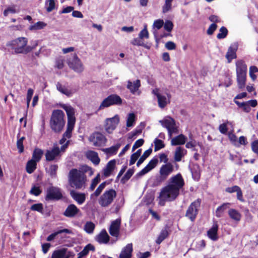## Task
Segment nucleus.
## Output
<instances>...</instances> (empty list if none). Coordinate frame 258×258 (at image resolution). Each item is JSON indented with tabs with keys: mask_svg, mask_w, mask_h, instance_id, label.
<instances>
[{
	"mask_svg": "<svg viewBox=\"0 0 258 258\" xmlns=\"http://www.w3.org/2000/svg\"><path fill=\"white\" fill-rule=\"evenodd\" d=\"M94 246L92 245L91 244H88L84 248V249L81 252H80L78 254L77 258H82L83 257L87 255L88 254L89 251H94Z\"/></svg>",
	"mask_w": 258,
	"mask_h": 258,
	"instance_id": "473e14b6",
	"label": "nucleus"
},
{
	"mask_svg": "<svg viewBox=\"0 0 258 258\" xmlns=\"http://www.w3.org/2000/svg\"><path fill=\"white\" fill-rule=\"evenodd\" d=\"M30 209L33 211H37L40 213H42L43 210V205L41 203L34 204L32 205Z\"/></svg>",
	"mask_w": 258,
	"mask_h": 258,
	"instance_id": "5fc2aeb1",
	"label": "nucleus"
},
{
	"mask_svg": "<svg viewBox=\"0 0 258 258\" xmlns=\"http://www.w3.org/2000/svg\"><path fill=\"white\" fill-rule=\"evenodd\" d=\"M218 225L217 223H214L212 228H210L207 232L208 237L213 240H216L218 239Z\"/></svg>",
	"mask_w": 258,
	"mask_h": 258,
	"instance_id": "c85d7f7f",
	"label": "nucleus"
},
{
	"mask_svg": "<svg viewBox=\"0 0 258 258\" xmlns=\"http://www.w3.org/2000/svg\"><path fill=\"white\" fill-rule=\"evenodd\" d=\"M237 48L238 45L237 43L233 44L229 48L226 54V57L227 59L228 62H230L233 59L236 57V52Z\"/></svg>",
	"mask_w": 258,
	"mask_h": 258,
	"instance_id": "5701e85b",
	"label": "nucleus"
},
{
	"mask_svg": "<svg viewBox=\"0 0 258 258\" xmlns=\"http://www.w3.org/2000/svg\"><path fill=\"white\" fill-rule=\"evenodd\" d=\"M80 211V210L74 204L68 206L63 215L67 217H73Z\"/></svg>",
	"mask_w": 258,
	"mask_h": 258,
	"instance_id": "b1692460",
	"label": "nucleus"
},
{
	"mask_svg": "<svg viewBox=\"0 0 258 258\" xmlns=\"http://www.w3.org/2000/svg\"><path fill=\"white\" fill-rule=\"evenodd\" d=\"M236 81L238 87L240 89L244 88L246 84V75H236Z\"/></svg>",
	"mask_w": 258,
	"mask_h": 258,
	"instance_id": "2f4dec72",
	"label": "nucleus"
},
{
	"mask_svg": "<svg viewBox=\"0 0 258 258\" xmlns=\"http://www.w3.org/2000/svg\"><path fill=\"white\" fill-rule=\"evenodd\" d=\"M236 75L247 74V66L242 60H238L236 62Z\"/></svg>",
	"mask_w": 258,
	"mask_h": 258,
	"instance_id": "393cba45",
	"label": "nucleus"
},
{
	"mask_svg": "<svg viewBox=\"0 0 258 258\" xmlns=\"http://www.w3.org/2000/svg\"><path fill=\"white\" fill-rule=\"evenodd\" d=\"M186 138L182 134H180L172 139L171 144L172 146L183 145L186 141Z\"/></svg>",
	"mask_w": 258,
	"mask_h": 258,
	"instance_id": "7c9ffc66",
	"label": "nucleus"
},
{
	"mask_svg": "<svg viewBox=\"0 0 258 258\" xmlns=\"http://www.w3.org/2000/svg\"><path fill=\"white\" fill-rule=\"evenodd\" d=\"M24 139V137H22L19 139L17 142V146L20 153H22L24 151V147L23 144Z\"/></svg>",
	"mask_w": 258,
	"mask_h": 258,
	"instance_id": "bf43d9fd",
	"label": "nucleus"
},
{
	"mask_svg": "<svg viewBox=\"0 0 258 258\" xmlns=\"http://www.w3.org/2000/svg\"><path fill=\"white\" fill-rule=\"evenodd\" d=\"M139 37L142 39L149 38V34L147 29V26H145L144 28L139 33Z\"/></svg>",
	"mask_w": 258,
	"mask_h": 258,
	"instance_id": "13d9d810",
	"label": "nucleus"
},
{
	"mask_svg": "<svg viewBox=\"0 0 258 258\" xmlns=\"http://www.w3.org/2000/svg\"><path fill=\"white\" fill-rule=\"evenodd\" d=\"M43 151L40 149H35L33 151L32 155V159L36 162H39L43 155Z\"/></svg>",
	"mask_w": 258,
	"mask_h": 258,
	"instance_id": "c03bdc74",
	"label": "nucleus"
},
{
	"mask_svg": "<svg viewBox=\"0 0 258 258\" xmlns=\"http://www.w3.org/2000/svg\"><path fill=\"white\" fill-rule=\"evenodd\" d=\"M66 249L62 248L54 251L51 255V258H65L66 257Z\"/></svg>",
	"mask_w": 258,
	"mask_h": 258,
	"instance_id": "79ce46f5",
	"label": "nucleus"
},
{
	"mask_svg": "<svg viewBox=\"0 0 258 258\" xmlns=\"http://www.w3.org/2000/svg\"><path fill=\"white\" fill-rule=\"evenodd\" d=\"M100 181V175L98 174L92 180V183L89 187L90 190L92 191L94 189L96 186Z\"/></svg>",
	"mask_w": 258,
	"mask_h": 258,
	"instance_id": "864d4df0",
	"label": "nucleus"
},
{
	"mask_svg": "<svg viewBox=\"0 0 258 258\" xmlns=\"http://www.w3.org/2000/svg\"><path fill=\"white\" fill-rule=\"evenodd\" d=\"M227 124H231V122L227 121L226 122L221 124L219 125V130L221 134H226L227 133L228 131L227 127Z\"/></svg>",
	"mask_w": 258,
	"mask_h": 258,
	"instance_id": "6e6d98bb",
	"label": "nucleus"
},
{
	"mask_svg": "<svg viewBox=\"0 0 258 258\" xmlns=\"http://www.w3.org/2000/svg\"><path fill=\"white\" fill-rule=\"evenodd\" d=\"M86 157L91 161L94 164L97 165L100 163V160L97 153L93 151H88L86 153Z\"/></svg>",
	"mask_w": 258,
	"mask_h": 258,
	"instance_id": "cd10ccee",
	"label": "nucleus"
},
{
	"mask_svg": "<svg viewBox=\"0 0 258 258\" xmlns=\"http://www.w3.org/2000/svg\"><path fill=\"white\" fill-rule=\"evenodd\" d=\"M152 94L155 95L158 99V103L159 107L164 108L170 102V95L167 94V96L162 95L160 89L155 88L152 90Z\"/></svg>",
	"mask_w": 258,
	"mask_h": 258,
	"instance_id": "9b49d317",
	"label": "nucleus"
},
{
	"mask_svg": "<svg viewBox=\"0 0 258 258\" xmlns=\"http://www.w3.org/2000/svg\"><path fill=\"white\" fill-rule=\"evenodd\" d=\"M155 148L154 151H157L162 148H163L165 146L163 142L158 139H155L154 140Z\"/></svg>",
	"mask_w": 258,
	"mask_h": 258,
	"instance_id": "3c124183",
	"label": "nucleus"
},
{
	"mask_svg": "<svg viewBox=\"0 0 258 258\" xmlns=\"http://www.w3.org/2000/svg\"><path fill=\"white\" fill-rule=\"evenodd\" d=\"M70 195L79 205L83 204L86 200V195L84 193L78 192L74 190H71Z\"/></svg>",
	"mask_w": 258,
	"mask_h": 258,
	"instance_id": "6ab92c4d",
	"label": "nucleus"
},
{
	"mask_svg": "<svg viewBox=\"0 0 258 258\" xmlns=\"http://www.w3.org/2000/svg\"><path fill=\"white\" fill-rule=\"evenodd\" d=\"M159 122L163 127L167 130L169 138L172 137L173 134L177 133V126L175 120L172 117L169 116H166L162 120H159Z\"/></svg>",
	"mask_w": 258,
	"mask_h": 258,
	"instance_id": "0eeeda50",
	"label": "nucleus"
},
{
	"mask_svg": "<svg viewBox=\"0 0 258 258\" xmlns=\"http://www.w3.org/2000/svg\"><path fill=\"white\" fill-rule=\"evenodd\" d=\"M116 195L115 190L113 189L106 190L100 196L98 203L101 207H108L112 204Z\"/></svg>",
	"mask_w": 258,
	"mask_h": 258,
	"instance_id": "423d86ee",
	"label": "nucleus"
},
{
	"mask_svg": "<svg viewBox=\"0 0 258 258\" xmlns=\"http://www.w3.org/2000/svg\"><path fill=\"white\" fill-rule=\"evenodd\" d=\"M47 26L46 23L39 21L37 22L36 23H34V24L30 26L29 27V30L31 31H36L38 30H41L43 29L44 27H45Z\"/></svg>",
	"mask_w": 258,
	"mask_h": 258,
	"instance_id": "ea45409f",
	"label": "nucleus"
},
{
	"mask_svg": "<svg viewBox=\"0 0 258 258\" xmlns=\"http://www.w3.org/2000/svg\"><path fill=\"white\" fill-rule=\"evenodd\" d=\"M163 27L166 31L170 32L173 29V24L171 21L167 20L164 23Z\"/></svg>",
	"mask_w": 258,
	"mask_h": 258,
	"instance_id": "4d7b16f0",
	"label": "nucleus"
},
{
	"mask_svg": "<svg viewBox=\"0 0 258 258\" xmlns=\"http://www.w3.org/2000/svg\"><path fill=\"white\" fill-rule=\"evenodd\" d=\"M164 24V21L163 20L158 19L154 21L153 24V27L156 28L157 29H161Z\"/></svg>",
	"mask_w": 258,
	"mask_h": 258,
	"instance_id": "0e129e2a",
	"label": "nucleus"
},
{
	"mask_svg": "<svg viewBox=\"0 0 258 258\" xmlns=\"http://www.w3.org/2000/svg\"><path fill=\"white\" fill-rule=\"evenodd\" d=\"M251 149L252 151L258 155V140L251 143Z\"/></svg>",
	"mask_w": 258,
	"mask_h": 258,
	"instance_id": "774afa93",
	"label": "nucleus"
},
{
	"mask_svg": "<svg viewBox=\"0 0 258 258\" xmlns=\"http://www.w3.org/2000/svg\"><path fill=\"white\" fill-rule=\"evenodd\" d=\"M132 252L133 245L128 243L121 250L119 258H131Z\"/></svg>",
	"mask_w": 258,
	"mask_h": 258,
	"instance_id": "a878e982",
	"label": "nucleus"
},
{
	"mask_svg": "<svg viewBox=\"0 0 258 258\" xmlns=\"http://www.w3.org/2000/svg\"><path fill=\"white\" fill-rule=\"evenodd\" d=\"M122 100L119 96L116 94H111L105 98L99 106V109L109 107L112 105H120Z\"/></svg>",
	"mask_w": 258,
	"mask_h": 258,
	"instance_id": "6e6552de",
	"label": "nucleus"
},
{
	"mask_svg": "<svg viewBox=\"0 0 258 258\" xmlns=\"http://www.w3.org/2000/svg\"><path fill=\"white\" fill-rule=\"evenodd\" d=\"M116 161L112 160L109 161L106 167L103 169V175L105 177H109L112 173L115 168Z\"/></svg>",
	"mask_w": 258,
	"mask_h": 258,
	"instance_id": "412c9836",
	"label": "nucleus"
},
{
	"mask_svg": "<svg viewBox=\"0 0 258 258\" xmlns=\"http://www.w3.org/2000/svg\"><path fill=\"white\" fill-rule=\"evenodd\" d=\"M173 171L174 166L172 163H167L162 165L159 170V175L155 179L154 185L158 186L165 181Z\"/></svg>",
	"mask_w": 258,
	"mask_h": 258,
	"instance_id": "39448f33",
	"label": "nucleus"
},
{
	"mask_svg": "<svg viewBox=\"0 0 258 258\" xmlns=\"http://www.w3.org/2000/svg\"><path fill=\"white\" fill-rule=\"evenodd\" d=\"M30 192L32 195H33L35 196H38L41 194V190L39 187L34 186L32 187Z\"/></svg>",
	"mask_w": 258,
	"mask_h": 258,
	"instance_id": "680f3d73",
	"label": "nucleus"
},
{
	"mask_svg": "<svg viewBox=\"0 0 258 258\" xmlns=\"http://www.w3.org/2000/svg\"><path fill=\"white\" fill-rule=\"evenodd\" d=\"M106 184V182H103L101 183L98 186V187L97 188L95 191L90 195L91 199H95L97 197H98L105 188Z\"/></svg>",
	"mask_w": 258,
	"mask_h": 258,
	"instance_id": "e433bc0d",
	"label": "nucleus"
},
{
	"mask_svg": "<svg viewBox=\"0 0 258 258\" xmlns=\"http://www.w3.org/2000/svg\"><path fill=\"white\" fill-rule=\"evenodd\" d=\"M60 106L66 111L68 116L67 126H69V130L74 128L76 122L74 108L70 105L64 104H61Z\"/></svg>",
	"mask_w": 258,
	"mask_h": 258,
	"instance_id": "1a4fd4ad",
	"label": "nucleus"
},
{
	"mask_svg": "<svg viewBox=\"0 0 258 258\" xmlns=\"http://www.w3.org/2000/svg\"><path fill=\"white\" fill-rule=\"evenodd\" d=\"M173 0H165V4L162 7V12L166 13L171 9L172 3Z\"/></svg>",
	"mask_w": 258,
	"mask_h": 258,
	"instance_id": "8fccbe9b",
	"label": "nucleus"
},
{
	"mask_svg": "<svg viewBox=\"0 0 258 258\" xmlns=\"http://www.w3.org/2000/svg\"><path fill=\"white\" fill-rule=\"evenodd\" d=\"M158 162V160L157 158L152 159L151 160H150L147 166L141 171L140 173V174L144 175L149 172L156 166Z\"/></svg>",
	"mask_w": 258,
	"mask_h": 258,
	"instance_id": "bb28decb",
	"label": "nucleus"
},
{
	"mask_svg": "<svg viewBox=\"0 0 258 258\" xmlns=\"http://www.w3.org/2000/svg\"><path fill=\"white\" fill-rule=\"evenodd\" d=\"M89 141L96 147H101L105 145L106 142L105 137L99 132H95L91 134L89 138Z\"/></svg>",
	"mask_w": 258,
	"mask_h": 258,
	"instance_id": "f8f14e48",
	"label": "nucleus"
},
{
	"mask_svg": "<svg viewBox=\"0 0 258 258\" xmlns=\"http://www.w3.org/2000/svg\"><path fill=\"white\" fill-rule=\"evenodd\" d=\"M152 149L151 148L145 151L143 155L138 161L137 163V166L139 167L145 160V159L150 155V154L152 153Z\"/></svg>",
	"mask_w": 258,
	"mask_h": 258,
	"instance_id": "37998d69",
	"label": "nucleus"
},
{
	"mask_svg": "<svg viewBox=\"0 0 258 258\" xmlns=\"http://www.w3.org/2000/svg\"><path fill=\"white\" fill-rule=\"evenodd\" d=\"M56 88L58 91H59L62 94L67 95V96L70 97L73 94V92L72 91L66 88L58 82L56 84Z\"/></svg>",
	"mask_w": 258,
	"mask_h": 258,
	"instance_id": "c9c22d12",
	"label": "nucleus"
},
{
	"mask_svg": "<svg viewBox=\"0 0 258 258\" xmlns=\"http://www.w3.org/2000/svg\"><path fill=\"white\" fill-rule=\"evenodd\" d=\"M58 169V166L57 165H52L50 166L49 170L50 175L54 177L56 175V171Z\"/></svg>",
	"mask_w": 258,
	"mask_h": 258,
	"instance_id": "052dcab7",
	"label": "nucleus"
},
{
	"mask_svg": "<svg viewBox=\"0 0 258 258\" xmlns=\"http://www.w3.org/2000/svg\"><path fill=\"white\" fill-rule=\"evenodd\" d=\"M131 43L134 45L137 46H142L144 45V42L143 41V39L139 38H134L132 41Z\"/></svg>",
	"mask_w": 258,
	"mask_h": 258,
	"instance_id": "69168bd1",
	"label": "nucleus"
},
{
	"mask_svg": "<svg viewBox=\"0 0 258 258\" xmlns=\"http://www.w3.org/2000/svg\"><path fill=\"white\" fill-rule=\"evenodd\" d=\"M229 203H224L218 207L216 210V216L219 218L222 217L225 210L229 208Z\"/></svg>",
	"mask_w": 258,
	"mask_h": 258,
	"instance_id": "a19ab883",
	"label": "nucleus"
},
{
	"mask_svg": "<svg viewBox=\"0 0 258 258\" xmlns=\"http://www.w3.org/2000/svg\"><path fill=\"white\" fill-rule=\"evenodd\" d=\"M95 224L92 222H87L84 225L85 231L89 234L92 233L95 228Z\"/></svg>",
	"mask_w": 258,
	"mask_h": 258,
	"instance_id": "09e8293b",
	"label": "nucleus"
},
{
	"mask_svg": "<svg viewBox=\"0 0 258 258\" xmlns=\"http://www.w3.org/2000/svg\"><path fill=\"white\" fill-rule=\"evenodd\" d=\"M60 151L58 147H54L51 150H47L45 153L46 160L48 161L54 160L59 155Z\"/></svg>",
	"mask_w": 258,
	"mask_h": 258,
	"instance_id": "aec40b11",
	"label": "nucleus"
},
{
	"mask_svg": "<svg viewBox=\"0 0 258 258\" xmlns=\"http://www.w3.org/2000/svg\"><path fill=\"white\" fill-rule=\"evenodd\" d=\"M28 39L26 37H21L10 41L7 42L6 45L13 50L16 53L27 54L37 45V42H35L33 46L27 45Z\"/></svg>",
	"mask_w": 258,
	"mask_h": 258,
	"instance_id": "f03ea898",
	"label": "nucleus"
},
{
	"mask_svg": "<svg viewBox=\"0 0 258 258\" xmlns=\"http://www.w3.org/2000/svg\"><path fill=\"white\" fill-rule=\"evenodd\" d=\"M69 182L72 187L81 189L85 186L86 177L85 173L77 169H73L68 175Z\"/></svg>",
	"mask_w": 258,
	"mask_h": 258,
	"instance_id": "7ed1b4c3",
	"label": "nucleus"
},
{
	"mask_svg": "<svg viewBox=\"0 0 258 258\" xmlns=\"http://www.w3.org/2000/svg\"><path fill=\"white\" fill-rule=\"evenodd\" d=\"M136 120V116L134 113H130L127 114L126 126L127 127H133Z\"/></svg>",
	"mask_w": 258,
	"mask_h": 258,
	"instance_id": "4c0bfd02",
	"label": "nucleus"
},
{
	"mask_svg": "<svg viewBox=\"0 0 258 258\" xmlns=\"http://www.w3.org/2000/svg\"><path fill=\"white\" fill-rule=\"evenodd\" d=\"M120 147V144H117L115 146H111L110 148H106L103 149L104 152H105L106 153L109 154V155H112L115 154L117 152V150Z\"/></svg>",
	"mask_w": 258,
	"mask_h": 258,
	"instance_id": "a18cd8bd",
	"label": "nucleus"
},
{
	"mask_svg": "<svg viewBox=\"0 0 258 258\" xmlns=\"http://www.w3.org/2000/svg\"><path fill=\"white\" fill-rule=\"evenodd\" d=\"M37 163L34 159L28 161L26 167L27 172L29 174L33 173L36 168Z\"/></svg>",
	"mask_w": 258,
	"mask_h": 258,
	"instance_id": "f704fd0d",
	"label": "nucleus"
},
{
	"mask_svg": "<svg viewBox=\"0 0 258 258\" xmlns=\"http://www.w3.org/2000/svg\"><path fill=\"white\" fill-rule=\"evenodd\" d=\"M62 197V195L59 188L51 186L47 188L45 197L46 200H58L61 199Z\"/></svg>",
	"mask_w": 258,
	"mask_h": 258,
	"instance_id": "4468645a",
	"label": "nucleus"
},
{
	"mask_svg": "<svg viewBox=\"0 0 258 258\" xmlns=\"http://www.w3.org/2000/svg\"><path fill=\"white\" fill-rule=\"evenodd\" d=\"M45 6L47 12H51L55 9V3L54 0H46Z\"/></svg>",
	"mask_w": 258,
	"mask_h": 258,
	"instance_id": "de8ad7c7",
	"label": "nucleus"
},
{
	"mask_svg": "<svg viewBox=\"0 0 258 258\" xmlns=\"http://www.w3.org/2000/svg\"><path fill=\"white\" fill-rule=\"evenodd\" d=\"M184 180L180 174L172 177L169 183L163 187L158 197V204L164 206L166 202L175 200L179 194V190L183 186Z\"/></svg>",
	"mask_w": 258,
	"mask_h": 258,
	"instance_id": "f257e3e1",
	"label": "nucleus"
},
{
	"mask_svg": "<svg viewBox=\"0 0 258 258\" xmlns=\"http://www.w3.org/2000/svg\"><path fill=\"white\" fill-rule=\"evenodd\" d=\"M121 225V219L120 218L111 222L108 231L110 234L115 237H117L119 234Z\"/></svg>",
	"mask_w": 258,
	"mask_h": 258,
	"instance_id": "dca6fc26",
	"label": "nucleus"
},
{
	"mask_svg": "<svg viewBox=\"0 0 258 258\" xmlns=\"http://www.w3.org/2000/svg\"><path fill=\"white\" fill-rule=\"evenodd\" d=\"M165 46L169 50H174L176 48V44L172 41H168L166 43Z\"/></svg>",
	"mask_w": 258,
	"mask_h": 258,
	"instance_id": "338daca9",
	"label": "nucleus"
},
{
	"mask_svg": "<svg viewBox=\"0 0 258 258\" xmlns=\"http://www.w3.org/2000/svg\"><path fill=\"white\" fill-rule=\"evenodd\" d=\"M168 235V232L167 230H162L156 241V243L157 244H160L167 237Z\"/></svg>",
	"mask_w": 258,
	"mask_h": 258,
	"instance_id": "49530a36",
	"label": "nucleus"
},
{
	"mask_svg": "<svg viewBox=\"0 0 258 258\" xmlns=\"http://www.w3.org/2000/svg\"><path fill=\"white\" fill-rule=\"evenodd\" d=\"M110 237L105 229H103L95 237V240L100 244H106L108 242Z\"/></svg>",
	"mask_w": 258,
	"mask_h": 258,
	"instance_id": "4be33fe9",
	"label": "nucleus"
},
{
	"mask_svg": "<svg viewBox=\"0 0 258 258\" xmlns=\"http://www.w3.org/2000/svg\"><path fill=\"white\" fill-rule=\"evenodd\" d=\"M228 34V30L226 27L223 26L219 30V33L217 34V37L218 39H223L226 37Z\"/></svg>",
	"mask_w": 258,
	"mask_h": 258,
	"instance_id": "603ef678",
	"label": "nucleus"
},
{
	"mask_svg": "<svg viewBox=\"0 0 258 258\" xmlns=\"http://www.w3.org/2000/svg\"><path fill=\"white\" fill-rule=\"evenodd\" d=\"M201 204V200L197 199L192 202L188 208L185 216L188 217L191 221H194L197 215L198 214V208Z\"/></svg>",
	"mask_w": 258,
	"mask_h": 258,
	"instance_id": "ddd939ff",
	"label": "nucleus"
},
{
	"mask_svg": "<svg viewBox=\"0 0 258 258\" xmlns=\"http://www.w3.org/2000/svg\"><path fill=\"white\" fill-rule=\"evenodd\" d=\"M186 151L180 147H178L176 149L174 153V159L176 162H179L181 159L186 154Z\"/></svg>",
	"mask_w": 258,
	"mask_h": 258,
	"instance_id": "c756f323",
	"label": "nucleus"
},
{
	"mask_svg": "<svg viewBox=\"0 0 258 258\" xmlns=\"http://www.w3.org/2000/svg\"><path fill=\"white\" fill-rule=\"evenodd\" d=\"M74 128H71L69 130V126H67V128L65 133L63 135L62 139L59 141V143L61 145H63L61 147V151L64 152L65 149L68 147L69 143V141H68L66 143V139H70L72 137V132Z\"/></svg>",
	"mask_w": 258,
	"mask_h": 258,
	"instance_id": "a211bd4d",
	"label": "nucleus"
},
{
	"mask_svg": "<svg viewBox=\"0 0 258 258\" xmlns=\"http://www.w3.org/2000/svg\"><path fill=\"white\" fill-rule=\"evenodd\" d=\"M119 122V117L118 115H114L113 117L107 118L105 121V130L108 133H111L115 130Z\"/></svg>",
	"mask_w": 258,
	"mask_h": 258,
	"instance_id": "2eb2a0df",
	"label": "nucleus"
},
{
	"mask_svg": "<svg viewBox=\"0 0 258 258\" xmlns=\"http://www.w3.org/2000/svg\"><path fill=\"white\" fill-rule=\"evenodd\" d=\"M68 63L69 67L77 73H80L84 71L83 64L76 54H74L73 57L68 60Z\"/></svg>",
	"mask_w": 258,
	"mask_h": 258,
	"instance_id": "9d476101",
	"label": "nucleus"
},
{
	"mask_svg": "<svg viewBox=\"0 0 258 258\" xmlns=\"http://www.w3.org/2000/svg\"><path fill=\"white\" fill-rule=\"evenodd\" d=\"M144 142V141L142 139H140L136 141L133 146L132 151H134L138 148L142 146L143 145Z\"/></svg>",
	"mask_w": 258,
	"mask_h": 258,
	"instance_id": "e2e57ef3",
	"label": "nucleus"
},
{
	"mask_svg": "<svg viewBox=\"0 0 258 258\" xmlns=\"http://www.w3.org/2000/svg\"><path fill=\"white\" fill-rule=\"evenodd\" d=\"M64 112L59 109L53 111L50 120V126L51 129L56 133H60L65 125Z\"/></svg>",
	"mask_w": 258,
	"mask_h": 258,
	"instance_id": "20e7f679",
	"label": "nucleus"
},
{
	"mask_svg": "<svg viewBox=\"0 0 258 258\" xmlns=\"http://www.w3.org/2000/svg\"><path fill=\"white\" fill-rule=\"evenodd\" d=\"M140 87L141 82L140 80H137L134 82L129 80L127 82L126 88L132 94L140 95L141 94L139 89Z\"/></svg>",
	"mask_w": 258,
	"mask_h": 258,
	"instance_id": "f3484780",
	"label": "nucleus"
},
{
	"mask_svg": "<svg viewBox=\"0 0 258 258\" xmlns=\"http://www.w3.org/2000/svg\"><path fill=\"white\" fill-rule=\"evenodd\" d=\"M228 215L230 218L235 221H239L241 219L240 213L235 209H230L228 211Z\"/></svg>",
	"mask_w": 258,
	"mask_h": 258,
	"instance_id": "72a5a7b5",
	"label": "nucleus"
},
{
	"mask_svg": "<svg viewBox=\"0 0 258 258\" xmlns=\"http://www.w3.org/2000/svg\"><path fill=\"white\" fill-rule=\"evenodd\" d=\"M62 233L70 234L72 233V231L68 229H63L62 230H58L57 231H56L54 233H53L51 234H50V235H49L47 238V240L48 241H51L53 240L58 234H61Z\"/></svg>",
	"mask_w": 258,
	"mask_h": 258,
	"instance_id": "58836bf2",
	"label": "nucleus"
}]
</instances>
